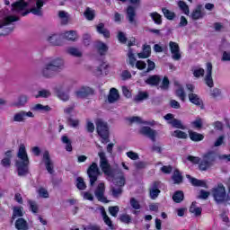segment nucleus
<instances>
[{
  "label": "nucleus",
  "mask_w": 230,
  "mask_h": 230,
  "mask_svg": "<svg viewBox=\"0 0 230 230\" xmlns=\"http://www.w3.org/2000/svg\"><path fill=\"white\" fill-rule=\"evenodd\" d=\"M187 161H190L192 164H199L200 172H208L217 161V153L208 151L202 155V160L199 156L189 155Z\"/></svg>",
  "instance_id": "1"
},
{
  "label": "nucleus",
  "mask_w": 230,
  "mask_h": 230,
  "mask_svg": "<svg viewBox=\"0 0 230 230\" xmlns=\"http://www.w3.org/2000/svg\"><path fill=\"white\" fill-rule=\"evenodd\" d=\"M17 157L21 159V161L16 162L18 175L19 177H24L30 172V158H28V153L26 152V146L24 144L20 145Z\"/></svg>",
  "instance_id": "2"
},
{
  "label": "nucleus",
  "mask_w": 230,
  "mask_h": 230,
  "mask_svg": "<svg viewBox=\"0 0 230 230\" xmlns=\"http://www.w3.org/2000/svg\"><path fill=\"white\" fill-rule=\"evenodd\" d=\"M62 67H64V59L58 58L45 66L42 70V75L45 78H51L55 73L60 71Z\"/></svg>",
  "instance_id": "3"
},
{
  "label": "nucleus",
  "mask_w": 230,
  "mask_h": 230,
  "mask_svg": "<svg viewBox=\"0 0 230 230\" xmlns=\"http://www.w3.org/2000/svg\"><path fill=\"white\" fill-rule=\"evenodd\" d=\"M98 155L100 157V168L102 172L106 175V177H111L114 179V169L111 166L107 156L104 152H99Z\"/></svg>",
  "instance_id": "4"
},
{
  "label": "nucleus",
  "mask_w": 230,
  "mask_h": 230,
  "mask_svg": "<svg viewBox=\"0 0 230 230\" xmlns=\"http://www.w3.org/2000/svg\"><path fill=\"white\" fill-rule=\"evenodd\" d=\"M95 125L97 134L100 136V137H102V143L106 145V143L111 141L109 139V126L107 125V122H104L102 120V119H99L96 120Z\"/></svg>",
  "instance_id": "5"
},
{
  "label": "nucleus",
  "mask_w": 230,
  "mask_h": 230,
  "mask_svg": "<svg viewBox=\"0 0 230 230\" xmlns=\"http://www.w3.org/2000/svg\"><path fill=\"white\" fill-rule=\"evenodd\" d=\"M87 175L90 179V185L94 186V182L98 181V177L102 175V172H100V168H98L97 163H92V164L87 169Z\"/></svg>",
  "instance_id": "6"
},
{
  "label": "nucleus",
  "mask_w": 230,
  "mask_h": 230,
  "mask_svg": "<svg viewBox=\"0 0 230 230\" xmlns=\"http://www.w3.org/2000/svg\"><path fill=\"white\" fill-rule=\"evenodd\" d=\"M42 6H44V1L37 0L36 7H32L30 10H26L22 13V17H26L28 13H33V15H38L39 17H42Z\"/></svg>",
  "instance_id": "7"
},
{
  "label": "nucleus",
  "mask_w": 230,
  "mask_h": 230,
  "mask_svg": "<svg viewBox=\"0 0 230 230\" xmlns=\"http://www.w3.org/2000/svg\"><path fill=\"white\" fill-rule=\"evenodd\" d=\"M94 195L99 202L109 204V199L105 197V183L101 182L97 185V188L94 190Z\"/></svg>",
  "instance_id": "8"
},
{
  "label": "nucleus",
  "mask_w": 230,
  "mask_h": 230,
  "mask_svg": "<svg viewBox=\"0 0 230 230\" xmlns=\"http://www.w3.org/2000/svg\"><path fill=\"white\" fill-rule=\"evenodd\" d=\"M42 159L47 172L50 173V175H53V173H55V164H53V160H51L49 151H44Z\"/></svg>",
  "instance_id": "9"
},
{
  "label": "nucleus",
  "mask_w": 230,
  "mask_h": 230,
  "mask_svg": "<svg viewBox=\"0 0 230 230\" xmlns=\"http://www.w3.org/2000/svg\"><path fill=\"white\" fill-rule=\"evenodd\" d=\"M161 181H155L148 188L149 197L151 200H155L159 195H161Z\"/></svg>",
  "instance_id": "10"
},
{
  "label": "nucleus",
  "mask_w": 230,
  "mask_h": 230,
  "mask_svg": "<svg viewBox=\"0 0 230 230\" xmlns=\"http://www.w3.org/2000/svg\"><path fill=\"white\" fill-rule=\"evenodd\" d=\"M139 132L142 136H146V137H148L153 143H155L157 137V131L155 129H152V128L148 126H144L140 128Z\"/></svg>",
  "instance_id": "11"
},
{
  "label": "nucleus",
  "mask_w": 230,
  "mask_h": 230,
  "mask_svg": "<svg viewBox=\"0 0 230 230\" xmlns=\"http://www.w3.org/2000/svg\"><path fill=\"white\" fill-rule=\"evenodd\" d=\"M169 48L173 60H181V47H179V43L175 41H170Z\"/></svg>",
  "instance_id": "12"
},
{
  "label": "nucleus",
  "mask_w": 230,
  "mask_h": 230,
  "mask_svg": "<svg viewBox=\"0 0 230 230\" xmlns=\"http://www.w3.org/2000/svg\"><path fill=\"white\" fill-rule=\"evenodd\" d=\"M213 64L211 62L207 63V75L205 76V84L208 87H214L215 84L213 83Z\"/></svg>",
  "instance_id": "13"
},
{
  "label": "nucleus",
  "mask_w": 230,
  "mask_h": 230,
  "mask_svg": "<svg viewBox=\"0 0 230 230\" xmlns=\"http://www.w3.org/2000/svg\"><path fill=\"white\" fill-rule=\"evenodd\" d=\"M33 112L31 111H21L18 113H15L13 116V121H16L18 123H21L22 121H24V119H26V118H33Z\"/></svg>",
  "instance_id": "14"
},
{
  "label": "nucleus",
  "mask_w": 230,
  "mask_h": 230,
  "mask_svg": "<svg viewBox=\"0 0 230 230\" xmlns=\"http://www.w3.org/2000/svg\"><path fill=\"white\" fill-rule=\"evenodd\" d=\"M75 94L77 98H87V96L94 94V90L89 86H83L79 91L75 92Z\"/></svg>",
  "instance_id": "15"
},
{
  "label": "nucleus",
  "mask_w": 230,
  "mask_h": 230,
  "mask_svg": "<svg viewBox=\"0 0 230 230\" xmlns=\"http://www.w3.org/2000/svg\"><path fill=\"white\" fill-rule=\"evenodd\" d=\"M26 8H28V3L24 0H19L12 4L13 12H22V10H26Z\"/></svg>",
  "instance_id": "16"
},
{
  "label": "nucleus",
  "mask_w": 230,
  "mask_h": 230,
  "mask_svg": "<svg viewBox=\"0 0 230 230\" xmlns=\"http://www.w3.org/2000/svg\"><path fill=\"white\" fill-rule=\"evenodd\" d=\"M96 31L99 35H102L104 39H111V31L105 28V23L101 22L96 25Z\"/></svg>",
  "instance_id": "17"
},
{
  "label": "nucleus",
  "mask_w": 230,
  "mask_h": 230,
  "mask_svg": "<svg viewBox=\"0 0 230 230\" xmlns=\"http://www.w3.org/2000/svg\"><path fill=\"white\" fill-rule=\"evenodd\" d=\"M186 177H187V179H189L190 184H192L196 188H199H199H208V184L206 183V181L204 180H199L197 178H193L190 174H187Z\"/></svg>",
  "instance_id": "18"
},
{
  "label": "nucleus",
  "mask_w": 230,
  "mask_h": 230,
  "mask_svg": "<svg viewBox=\"0 0 230 230\" xmlns=\"http://www.w3.org/2000/svg\"><path fill=\"white\" fill-rule=\"evenodd\" d=\"M189 102L190 103H193V105H196L197 107H200V109H204V102L200 98H199V95L196 93H189Z\"/></svg>",
  "instance_id": "19"
},
{
  "label": "nucleus",
  "mask_w": 230,
  "mask_h": 230,
  "mask_svg": "<svg viewBox=\"0 0 230 230\" xmlns=\"http://www.w3.org/2000/svg\"><path fill=\"white\" fill-rule=\"evenodd\" d=\"M127 19L128 20V22H130V24H134V22H136V7L132 6V5H128L127 8Z\"/></svg>",
  "instance_id": "20"
},
{
  "label": "nucleus",
  "mask_w": 230,
  "mask_h": 230,
  "mask_svg": "<svg viewBox=\"0 0 230 230\" xmlns=\"http://www.w3.org/2000/svg\"><path fill=\"white\" fill-rule=\"evenodd\" d=\"M146 84L152 87H157L161 84V76L158 75H150L146 80Z\"/></svg>",
  "instance_id": "21"
},
{
  "label": "nucleus",
  "mask_w": 230,
  "mask_h": 230,
  "mask_svg": "<svg viewBox=\"0 0 230 230\" xmlns=\"http://www.w3.org/2000/svg\"><path fill=\"white\" fill-rule=\"evenodd\" d=\"M119 100V92L116 88H111L108 95L109 103H114Z\"/></svg>",
  "instance_id": "22"
},
{
  "label": "nucleus",
  "mask_w": 230,
  "mask_h": 230,
  "mask_svg": "<svg viewBox=\"0 0 230 230\" xmlns=\"http://www.w3.org/2000/svg\"><path fill=\"white\" fill-rule=\"evenodd\" d=\"M189 137L194 143L204 141V135L193 130H189Z\"/></svg>",
  "instance_id": "23"
},
{
  "label": "nucleus",
  "mask_w": 230,
  "mask_h": 230,
  "mask_svg": "<svg viewBox=\"0 0 230 230\" xmlns=\"http://www.w3.org/2000/svg\"><path fill=\"white\" fill-rule=\"evenodd\" d=\"M152 55V47L148 44L143 45V51L137 54L138 58H148Z\"/></svg>",
  "instance_id": "24"
},
{
  "label": "nucleus",
  "mask_w": 230,
  "mask_h": 230,
  "mask_svg": "<svg viewBox=\"0 0 230 230\" xmlns=\"http://www.w3.org/2000/svg\"><path fill=\"white\" fill-rule=\"evenodd\" d=\"M204 17V13H202V6L199 4L195 10L191 13L192 21H199V19H202Z\"/></svg>",
  "instance_id": "25"
},
{
  "label": "nucleus",
  "mask_w": 230,
  "mask_h": 230,
  "mask_svg": "<svg viewBox=\"0 0 230 230\" xmlns=\"http://www.w3.org/2000/svg\"><path fill=\"white\" fill-rule=\"evenodd\" d=\"M48 42H49L51 46H62V38L60 34H53L48 38Z\"/></svg>",
  "instance_id": "26"
},
{
  "label": "nucleus",
  "mask_w": 230,
  "mask_h": 230,
  "mask_svg": "<svg viewBox=\"0 0 230 230\" xmlns=\"http://www.w3.org/2000/svg\"><path fill=\"white\" fill-rule=\"evenodd\" d=\"M15 228L17 230H28L29 229L28 221H26V219L22 217H19L15 221Z\"/></svg>",
  "instance_id": "27"
},
{
  "label": "nucleus",
  "mask_w": 230,
  "mask_h": 230,
  "mask_svg": "<svg viewBox=\"0 0 230 230\" xmlns=\"http://www.w3.org/2000/svg\"><path fill=\"white\" fill-rule=\"evenodd\" d=\"M101 213L102 215V219L104 221V224L110 227V229H114V225L112 224V220H111V217L107 215V212L105 211V208L102 207Z\"/></svg>",
  "instance_id": "28"
},
{
  "label": "nucleus",
  "mask_w": 230,
  "mask_h": 230,
  "mask_svg": "<svg viewBox=\"0 0 230 230\" xmlns=\"http://www.w3.org/2000/svg\"><path fill=\"white\" fill-rule=\"evenodd\" d=\"M28 103V96L27 95H20L18 97V101L11 104V107H24Z\"/></svg>",
  "instance_id": "29"
},
{
  "label": "nucleus",
  "mask_w": 230,
  "mask_h": 230,
  "mask_svg": "<svg viewBox=\"0 0 230 230\" xmlns=\"http://www.w3.org/2000/svg\"><path fill=\"white\" fill-rule=\"evenodd\" d=\"M61 141L63 145H66L65 149L66 152H73V142H71V139H69V137L63 135L61 137Z\"/></svg>",
  "instance_id": "30"
},
{
  "label": "nucleus",
  "mask_w": 230,
  "mask_h": 230,
  "mask_svg": "<svg viewBox=\"0 0 230 230\" xmlns=\"http://www.w3.org/2000/svg\"><path fill=\"white\" fill-rule=\"evenodd\" d=\"M24 208L22 207H14L13 208V216L12 220H15V218H21V217H24Z\"/></svg>",
  "instance_id": "31"
},
{
  "label": "nucleus",
  "mask_w": 230,
  "mask_h": 230,
  "mask_svg": "<svg viewBox=\"0 0 230 230\" xmlns=\"http://www.w3.org/2000/svg\"><path fill=\"white\" fill-rule=\"evenodd\" d=\"M97 51L99 55H101V57H103L107 55V51H109V47L102 41H99L97 44Z\"/></svg>",
  "instance_id": "32"
},
{
  "label": "nucleus",
  "mask_w": 230,
  "mask_h": 230,
  "mask_svg": "<svg viewBox=\"0 0 230 230\" xmlns=\"http://www.w3.org/2000/svg\"><path fill=\"white\" fill-rule=\"evenodd\" d=\"M189 211L195 215V217H200L202 215V208H197V201L191 203Z\"/></svg>",
  "instance_id": "33"
},
{
  "label": "nucleus",
  "mask_w": 230,
  "mask_h": 230,
  "mask_svg": "<svg viewBox=\"0 0 230 230\" xmlns=\"http://www.w3.org/2000/svg\"><path fill=\"white\" fill-rule=\"evenodd\" d=\"M172 200L175 204H181L184 200V191L176 190L172 195Z\"/></svg>",
  "instance_id": "34"
},
{
  "label": "nucleus",
  "mask_w": 230,
  "mask_h": 230,
  "mask_svg": "<svg viewBox=\"0 0 230 230\" xmlns=\"http://www.w3.org/2000/svg\"><path fill=\"white\" fill-rule=\"evenodd\" d=\"M19 21V17L15 15H9L4 19V22L0 23V28L3 26H8V24H12V22H17Z\"/></svg>",
  "instance_id": "35"
},
{
  "label": "nucleus",
  "mask_w": 230,
  "mask_h": 230,
  "mask_svg": "<svg viewBox=\"0 0 230 230\" xmlns=\"http://www.w3.org/2000/svg\"><path fill=\"white\" fill-rule=\"evenodd\" d=\"M150 17L154 21L155 24L161 26L163 24V16L157 12L150 13Z\"/></svg>",
  "instance_id": "36"
},
{
  "label": "nucleus",
  "mask_w": 230,
  "mask_h": 230,
  "mask_svg": "<svg viewBox=\"0 0 230 230\" xmlns=\"http://www.w3.org/2000/svg\"><path fill=\"white\" fill-rule=\"evenodd\" d=\"M168 123L169 125H172L173 128H180L181 130H186V126H183L182 121L177 119H173L172 120H170Z\"/></svg>",
  "instance_id": "37"
},
{
  "label": "nucleus",
  "mask_w": 230,
  "mask_h": 230,
  "mask_svg": "<svg viewBox=\"0 0 230 230\" xmlns=\"http://www.w3.org/2000/svg\"><path fill=\"white\" fill-rule=\"evenodd\" d=\"M162 12L165 19H167L168 21H173L175 19V13L170 11L168 8L166 7L162 8Z\"/></svg>",
  "instance_id": "38"
},
{
  "label": "nucleus",
  "mask_w": 230,
  "mask_h": 230,
  "mask_svg": "<svg viewBox=\"0 0 230 230\" xmlns=\"http://www.w3.org/2000/svg\"><path fill=\"white\" fill-rule=\"evenodd\" d=\"M183 179L184 178L182 177L181 171L175 170L174 173L172 175V181H173L174 184H181V182H182Z\"/></svg>",
  "instance_id": "39"
},
{
  "label": "nucleus",
  "mask_w": 230,
  "mask_h": 230,
  "mask_svg": "<svg viewBox=\"0 0 230 230\" xmlns=\"http://www.w3.org/2000/svg\"><path fill=\"white\" fill-rule=\"evenodd\" d=\"M63 37L66 40L75 41L77 39L76 31H66L64 33Z\"/></svg>",
  "instance_id": "40"
},
{
  "label": "nucleus",
  "mask_w": 230,
  "mask_h": 230,
  "mask_svg": "<svg viewBox=\"0 0 230 230\" xmlns=\"http://www.w3.org/2000/svg\"><path fill=\"white\" fill-rule=\"evenodd\" d=\"M175 95L177 96V98H180L181 102H185L186 92H184V88L182 86H180L178 89H176Z\"/></svg>",
  "instance_id": "41"
},
{
  "label": "nucleus",
  "mask_w": 230,
  "mask_h": 230,
  "mask_svg": "<svg viewBox=\"0 0 230 230\" xmlns=\"http://www.w3.org/2000/svg\"><path fill=\"white\" fill-rule=\"evenodd\" d=\"M179 8L185 13V15H190V6H188V4L184 1H180L178 3Z\"/></svg>",
  "instance_id": "42"
},
{
  "label": "nucleus",
  "mask_w": 230,
  "mask_h": 230,
  "mask_svg": "<svg viewBox=\"0 0 230 230\" xmlns=\"http://www.w3.org/2000/svg\"><path fill=\"white\" fill-rule=\"evenodd\" d=\"M172 136L178 139H188V134L182 130H174Z\"/></svg>",
  "instance_id": "43"
},
{
  "label": "nucleus",
  "mask_w": 230,
  "mask_h": 230,
  "mask_svg": "<svg viewBox=\"0 0 230 230\" xmlns=\"http://www.w3.org/2000/svg\"><path fill=\"white\" fill-rule=\"evenodd\" d=\"M160 88L162 91H168L170 89V79H168V76L163 78Z\"/></svg>",
  "instance_id": "44"
},
{
  "label": "nucleus",
  "mask_w": 230,
  "mask_h": 230,
  "mask_svg": "<svg viewBox=\"0 0 230 230\" xmlns=\"http://www.w3.org/2000/svg\"><path fill=\"white\" fill-rule=\"evenodd\" d=\"M84 17L87 19V21H93L96 14H94V11L87 7L84 11Z\"/></svg>",
  "instance_id": "45"
},
{
  "label": "nucleus",
  "mask_w": 230,
  "mask_h": 230,
  "mask_svg": "<svg viewBox=\"0 0 230 230\" xmlns=\"http://www.w3.org/2000/svg\"><path fill=\"white\" fill-rule=\"evenodd\" d=\"M76 188L80 190V191H84L87 188V185L85 184V181H84V178L77 177L76 179Z\"/></svg>",
  "instance_id": "46"
},
{
  "label": "nucleus",
  "mask_w": 230,
  "mask_h": 230,
  "mask_svg": "<svg viewBox=\"0 0 230 230\" xmlns=\"http://www.w3.org/2000/svg\"><path fill=\"white\" fill-rule=\"evenodd\" d=\"M148 93L147 92H139L137 95L135 96V102H143V100H147Z\"/></svg>",
  "instance_id": "47"
},
{
  "label": "nucleus",
  "mask_w": 230,
  "mask_h": 230,
  "mask_svg": "<svg viewBox=\"0 0 230 230\" xmlns=\"http://www.w3.org/2000/svg\"><path fill=\"white\" fill-rule=\"evenodd\" d=\"M114 185L118 186V188H123V186H125L126 183V180H125V176H120L119 178H117L114 181Z\"/></svg>",
  "instance_id": "48"
},
{
  "label": "nucleus",
  "mask_w": 230,
  "mask_h": 230,
  "mask_svg": "<svg viewBox=\"0 0 230 230\" xmlns=\"http://www.w3.org/2000/svg\"><path fill=\"white\" fill-rule=\"evenodd\" d=\"M51 93L48 90H40L38 92V94L35 95V98H49Z\"/></svg>",
  "instance_id": "49"
},
{
  "label": "nucleus",
  "mask_w": 230,
  "mask_h": 230,
  "mask_svg": "<svg viewBox=\"0 0 230 230\" xmlns=\"http://www.w3.org/2000/svg\"><path fill=\"white\" fill-rule=\"evenodd\" d=\"M57 95L63 102H67L69 100V94L62 92L61 90H57Z\"/></svg>",
  "instance_id": "50"
},
{
  "label": "nucleus",
  "mask_w": 230,
  "mask_h": 230,
  "mask_svg": "<svg viewBox=\"0 0 230 230\" xmlns=\"http://www.w3.org/2000/svg\"><path fill=\"white\" fill-rule=\"evenodd\" d=\"M119 220H120V222H122V224H131L132 223V217H130V215H128V214L121 215Z\"/></svg>",
  "instance_id": "51"
},
{
  "label": "nucleus",
  "mask_w": 230,
  "mask_h": 230,
  "mask_svg": "<svg viewBox=\"0 0 230 230\" xmlns=\"http://www.w3.org/2000/svg\"><path fill=\"white\" fill-rule=\"evenodd\" d=\"M129 204L133 209H141V204H139V201L136 198H131Z\"/></svg>",
  "instance_id": "52"
},
{
  "label": "nucleus",
  "mask_w": 230,
  "mask_h": 230,
  "mask_svg": "<svg viewBox=\"0 0 230 230\" xmlns=\"http://www.w3.org/2000/svg\"><path fill=\"white\" fill-rule=\"evenodd\" d=\"M111 192H112V197H114V199H118V197H119L120 195H122L123 193V189L119 187L118 189L112 187L111 188Z\"/></svg>",
  "instance_id": "53"
},
{
  "label": "nucleus",
  "mask_w": 230,
  "mask_h": 230,
  "mask_svg": "<svg viewBox=\"0 0 230 230\" xmlns=\"http://www.w3.org/2000/svg\"><path fill=\"white\" fill-rule=\"evenodd\" d=\"M128 57L129 60V65L131 66V67H134V66H136V57L134 56L132 49L128 50Z\"/></svg>",
  "instance_id": "54"
},
{
  "label": "nucleus",
  "mask_w": 230,
  "mask_h": 230,
  "mask_svg": "<svg viewBox=\"0 0 230 230\" xmlns=\"http://www.w3.org/2000/svg\"><path fill=\"white\" fill-rule=\"evenodd\" d=\"M109 213L111 215V217H118V213H119V207L118 206H113V207H109Z\"/></svg>",
  "instance_id": "55"
},
{
  "label": "nucleus",
  "mask_w": 230,
  "mask_h": 230,
  "mask_svg": "<svg viewBox=\"0 0 230 230\" xmlns=\"http://www.w3.org/2000/svg\"><path fill=\"white\" fill-rule=\"evenodd\" d=\"M127 157L131 159V161H137L139 159V155L137 153L133 152V151H128L126 153Z\"/></svg>",
  "instance_id": "56"
},
{
  "label": "nucleus",
  "mask_w": 230,
  "mask_h": 230,
  "mask_svg": "<svg viewBox=\"0 0 230 230\" xmlns=\"http://www.w3.org/2000/svg\"><path fill=\"white\" fill-rule=\"evenodd\" d=\"M58 17L59 19H63L64 24H67V22H69V18L67 17V13H66V11H59Z\"/></svg>",
  "instance_id": "57"
},
{
  "label": "nucleus",
  "mask_w": 230,
  "mask_h": 230,
  "mask_svg": "<svg viewBox=\"0 0 230 230\" xmlns=\"http://www.w3.org/2000/svg\"><path fill=\"white\" fill-rule=\"evenodd\" d=\"M118 40H119V42H120V44H127L128 39L123 31H119Z\"/></svg>",
  "instance_id": "58"
},
{
  "label": "nucleus",
  "mask_w": 230,
  "mask_h": 230,
  "mask_svg": "<svg viewBox=\"0 0 230 230\" xmlns=\"http://www.w3.org/2000/svg\"><path fill=\"white\" fill-rule=\"evenodd\" d=\"M67 51L72 57H82V52H79L76 48H69Z\"/></svg>",
  "instance_id": "59"
},
{
  "label": "nucleus",
  "mask_w": 230,
  "mask_h": 230,
  "mask_svg": "<svg viewBox=\"0 0 230 230\" xmlns=\"http://www.w3.org/2000/svg\"><path fill=\"white\" fill-rule=\"evenodd\" d=\"M205 73L204 68H198L193 71V76H195V78H200V76H204Z\"/></svg>",
  "instance_id": "60"
},
{
  "label": "nucleus",
  "mask_w": 230,
  "mask_h": 230,
  "mask_svg": "<svg viewBox=\"0 0 230 230\" xmlns=\"http://www.w3.org/2000/svg\"><path fill=\"white\" fill-rule=\"evenodd\" d=\"M146 62H147V68L146 73H150V71H154L155 69V63L150 59H147Z\"/></svg>",
  "instance_id": "61"
},
{
  "label": "nucleus",
  "mask_w": 230,
  "mask_h": 230,
  "mask_svg": "<svg viewBox=\"0 0 230 230\" xmlns=\"http://www.w3.org/2000/svg\"><path fill=\"white\" fill-rule=\"evenodd\" d=\"M121 78L123 81L130 80V78H132V74L128 70H124L121 73Z\"/></svg>",
  "instance_id": "62"
},
{
  "label": "nucleus",
  "mask_w": 230,
  "mask_h": 230,
  "mask_svg": "<svg viewBox=\"0 0 230 230\" xmlns=\"http://www.w3.org/2000/svg\"><path fill=\"white\" fill-rule=\"evenodd\" d=\"M29 204L31 211L33 213H39V206L37 203H35V201L29 200Z\"/></svg>",
  "instance_id": "63"
},
{
  "label": "nucleus",
  "mask_w": 230,
  "mask_h": 230,
  "mask_svg": "<svg viewBox=\"0 0 230 230\" xmlns=\"http://www.w3.org/2000/svg\"><path fill=\"white\" fill-rule=\"evenodd\" d=\"M136 67L139 71H143V69H146V63L145 61L138 60L136 63Z\"/></svg>",
  "instance_id": "64"
}]
</instances>
